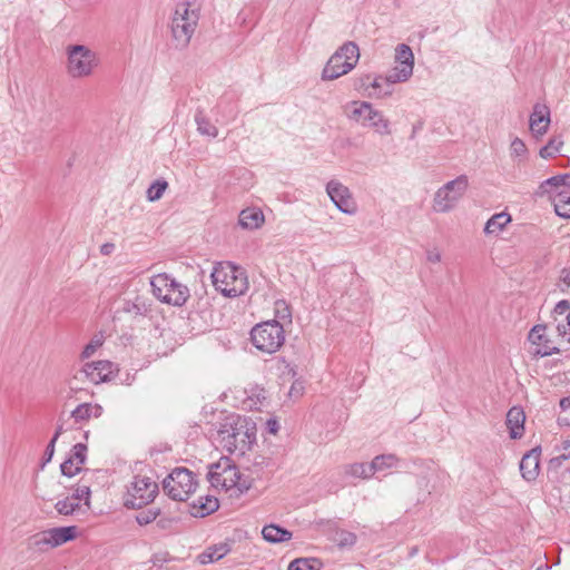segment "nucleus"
I'll return each mask as SVG.
<instances>
[{
	"label": "nucleus",
	"instance_id": "1",
	"mask_svg": "<svg viewBox=\"0 0 570 570\" xmlns=\"http://www.w3.org/2000/svg\"><path fill=\"white\" fill-rule=\"evenodd\" d=\"M215 440L230 454L245 455L256 443V423L236 413L226 415L217 425Z\"/></svg>",
	"mask_w": 570,
	"mask_h": 570
},
{
	"label": "nucleus",
	"instance_id": "2",
	"mask_svg": "<svg viewBox=\"0 0 570 570\" xmlns=\"http://www.w3.org/2000/svg\"><path fill=\"white\" fill-rule=\"evenodd\" d=\"M210 277L215 288L226 297H238L248 289L245 269L229 262L214 266Z\"/></svg>",
	"mask_w": 570,
	"mask_h": 570
},
{
	"label": "nucleus",
	"instance_id": "3",
	"mask_svg": "<svg viewBox=\"0 0 570 570\" xmlns=\"http://www.w3.org/2000/svg\"><path fill=\"white\" fill-rule=\"evenodd\" d=\"M189 7V2L178 3L171 19V36L178 49H185L189 45L198 22V14Z\"/></svg>",
	"mask_w": 570,
	"mask_h": 570
},
{
	"label": "nucleus",
	"instance_id": "4",
	"mask_svg": "<svg viewBox=\"0 0 570 570\" xmlns=\"http://www.w3.org/2000/svg\"><path fill=\"white\" fill-rule=\"evenodd\" d=\"M154 295L161 302L173 306H183L190 296L189 288L166 273L155 275L150 279Z\"/></svg>",
	"mask_w": 570,
	"mask_h": 570
},
{
	"label": "nucleus",
	"instance_id": "5",
	"mask_svg": "<svg viewBox=\"0 0 570 570\" xmlns=\"http://www.w3.org/2000/svg\"><path fill=\"white\" fill-rule=\"evenodd\" d=\"M253 345L264 353H275L285 342V332L278 321H267L254 326L250 331Z\"/></svg>",
	"mask_w": 570,
	"mask_h": 570
},
{
	"label": "nucleus",
	"instance_id": "6",
	"mask_svg": "<svg viewBox=\"0 0 570 570\" xmlns=\"http://www.w3.org/2000/svg\"><path fill=\"white\" fill-rule=\"evenodd\" d=\"M347 117L361 122L365 127L373 128L377 134L386 136L391 134L390 121L383 114L373 108L367 101H352L347 107Z\"/></svg>",
	"mask_w": 570,
	"mask_h": 570
},
{
	"label": "nucleus",
	"instance_id": "7",
	"mask_svg": "<svg viewBox=\"0 0 570 570\" xmlns=\"http://www.w3.org/2000/svg\"><path fill=\"white\" fill-rule=\"evenodd\" d=\"M197 481L187 468H175L163 481L166 494L175 501H185L195 492Z\"/></svg>",
	"mask_w": 570,
	"mask_h": 570
},
{
	"label": "nucleus",
	"instance_id": "8",
	"mask_svg": "<svg viewBox=\"0 0 570 570\" xmlns=\"http://www.w3.org/2000/svg\"><path fill=\"white\" fill-rule=\"evenodd\" d=\"M68 75L72 78H83L92 73L98 66L96 53L83 45H72L67 48Z\"/></svg>",
	"mask_w": 570,
	"mask_h": 570
},
{
	"label": "nucleus",
	"instance_id": "9",
	"mask_svg": "<svg viewBox=\"0 0 570 570\" xmlns=\"http://www.w3.org/2000/svg\"><path fill=\"white\" fill-rule=\"evenodd\" d=\"M159 492L158 484L148 476L135 475L127 491L124 505L128 509H141L151 503Z\"/></svg>",
	"mask_w": 570,
	"mask_h": 570
},
{
	"label": "nucleus",
	"instance_id": "10",
	"mask_svg": "<svg viewBox=\"0 0 570 570\" xmlns=\"http://www.w3.org/2000/svg\"><path fill=\"white\" fill-rule=\"evenodd\" d=\"M469 185L468 177L461 175L455 179L448 181L434 196V209L445 213L451 210L456 202L462 197Z\"/></svg>",
	"mask_w": 570,
	"mask_h": 570
},
{
	"label": "nucleus",
	"instance_id": "11",
	"mask_svg": "<svg viewBox=\"0 0 570 570\" xmlns=\"http://www.w3.org/2000/svg\"><path fill=\"white\" fill-rule=\"evenodd\" d=\"M77 537V527L68 525V527H57L51 528L47 531L41 532L39 535L35 537V544L48 546L51 548L59 547L69 541H72Z\"/></svg>",
	"mask_w": 570,
	"mask_h": 570
},
{
	"label": "nucleus",
	"instance_id": "12",
	"mask_svg": "<svg viewBox=\"0 0 570 570\" xmlns=\"http://www.w3.org/2000/svg\"><path fill=\"white\" fill-rule=\"evenodd\" d=\"M326 193L334 205L345 214H354L356 204L350 189L337 180H331L326 185Z\"/></svg>",
	"mask_w": 570,
	"mask_h": 570
},
{
	"label": "nucleus",
	"instance_id": "13",
	"mask_svg": "<svg viewBox=\"0 0 570 570\" xmlns=\"http://www.w3.org/2000/svg\"><path fill=\"white\" fill-rule=\"evenodd\" d=\"M395 61L400 65L392 69L394 80L406 81L413 73L414 56L410 46L400 43L395 48Z\"/></svg>",
	"mask_w": 570,
	"mask_h": 570
},
{
	"label": "nucleus",
	"instance_id": "14",
	"mask_svg": "<svg viewBox=\"0 0 570 570\" xmlns=\"http://www.w3.org/2000/svg\"><path fill=\"white\" fill-rule=\"evenodd\" d=\"M547 326L546 325H535L531 328L528 340L538 347L533 351L535 356L546 357L552 354L559 353V348L556 346H551L549 343V338L544 335Z\"/></svg>",
	"mask_w": 570,
	"mask_h": 570
},
{
	"label": "nucleus",
	"instance_id": "15",
	"mask_svg": "<svg viewBox=\"0 0 570 570\" xmlns=\"http://www.w3.org/2000/svg\"><path fill=\"white\" fill-rule=\"evenodd\" d=\"M550 108L547 105L535 104L530 115L529 127L535 137L548 131L550 125Z\"/></svg>",
	"mask_w": 570,
	"mask_h": 570
},
{
	"label": "nucleus",
	"instance_id": "16",
	"mask_svg": "<svg viewBox=\"0 0 570 570\" xmlns=\"http://www.w3.org/2000/svg\"><path fill=\"white\" fill-rule=\"evenodd\" d=\"M540 455L541 448L537 446L522 456L520 461V472L525 481H534L539 475Z\"/></svg>",
	"mask_w": 570,
	"mask_h": 570
},
{
	"label": "nucleus",
	"instance_id": "17",
	"mask_svg": "<svg viewBox=\"0 0 570 570\" xmlns=\"http://www.w3.org/2000/svg\"><path fill=\"white\" fill-rule=\"evenodd\" d=\"M352 69H354V63L343 60L340 55L333 53L323 69L322 79L334 80L348 73Z\"/></svg>",
	"mask_w": 570,
	"mask_h": 570
},
{
	"label": "nucleus",
	"instance_id": "18",
	"mask_svg": "<svg viewBox=\"0 0 570 570\" xmlns=\"http://www.w3.org/2000/svg\"><path fill=\"white\" fill-rule=\"evenodd\" d=\"M402 82L394 80V72L391 70L386 76H374L371 82V90L367 92L370 98H383L392 95L393 85Z\"/></svg>",
	"mask_w": 570,
	"mask_h": 570
},
{
	"label": "nucleus",
	"instance_id": "19",
	"mask_svg": "<svg viewBox=\"0 0 570 570\" xmlns=\"http://www.w3.org/2000/svg\"><path fill=\"white\" fill-rule=\"evenodd\" d=\"M525 414L522 407L513 406L507 413L505 424L512 440L521 439L524 433Z\"/></svg>",
	"mask_w": 570,
	"mask_h": 570
},
{
	"label": "nucleus",
	"instance_id": "20",
	"mask_svg": "<svg viewBox=\"0 0 570 570\" xmlns=\"http://www.w3.org/2000/svg\"><path fill=\"white\" fill-rule=\"evenodd\" d=\"M218 508L219 502L216 497H199L190 504V514L195 518H204L217 511Z\"/></svg>",
	"mask_w": 570,
	"mask_h": 570
},
{
	"label": "nucleus",
	"instance_id": "21",
	"mask_svg": "<svg viewBox=\"0 0 570 570\" xmlns=\"http://www.w3.org/2000/svg\"><path fill=\"white\" fill-rule=\"evenodd\" d=\"M122 311L135 315L145 316L151 311V301L145 296L136 295L132 299L124 301Z\"/></svg>",
	"mask_w": 570,
	"mask_h": 570
},
{
	"label": "nucleus",
	"instance_id": "22",
	"mask_svg": "<svg viewBox=\"0 0 570 570\" xmlns=\"http://www.w3.org/2000/svg\"><path fill=\"white\" fill-rule=\"evenodd\" d=\"M262 535L269 543H282L292 539L293 534L289 530L279 524L271 523L263 528Z\"/></svg>",
	"mask_w": 570,
	"mask_h": 570
},
{
	"label": "nucleus",
	"instance_id": "23",
	"mask_svg": "<svg viewBox=\"0 0 570 570\" xmlns=\"http://www.w3.org/2000/svg\"><path fill=\"white\" fill-rule=\"evenodd\" d=\"M102 414V407L99 404L81 403L70 414L75 423L87 422L90 417H99Z\"/></svg>",
	"mask_w": 570,
	"mask_h": 570
},
{
	"label": "nucleus",
	"instance_id": "24",
	"mask_svg": "<svg viewBox=\"0 0 570 570\" xmlns=\"http://www.w3.org/2000/svg\"><path fill=\"white\" fill-rule=\"evenodd\" d=\"M230 551V547L227 543L215 544L207 548L202 552L197 559L200 564H208L220 560Z\"/></svg>",
	"mask_w": 570,
	"mask_h": 570
},
{
	"label": "nucleus",
	"instance_id": "25",
	"mask_svg": "<svg viewBox=\"0 0 570 570\" xmlns=\"http://www.w3.org/2000/svg\"><path fill=\"white\" fill-rule=\"evenodd\" d=\"M264 222V215L255 208L243 209L239 214L238 223L245 229H256Z\"/></svg>",
	"mask_w": 570,
	"mask_h": 570
},
{
	"label": "nucleus",
	"instance_id": "26",
	"mask_svg": "<svg viewBox=\"0 0 570 570\" xmlns=\"http://www.w3.org/2000/svg\"><path fill=\"white\" fill-rule=\"evenodd\" d=\"M112 364L108 361H98L95 363L86 364L85 372L87 376H90L92 381L97 379L99 381H107L109 379V374L111 373Z\"/></svg>",
	"mask_w": 570,
	"mask_h": 570
},
{
	"label": "nucleus",
	"instance_id": "27",
	"mask_svg": "<svg viewBox=\"0 0 570 570\" xmlns=\"http://www.w3.org/2000/svg\"><path fill=\"white\" fill-rule=\"evenodd\" d=\"M195 122L197 125V131L202 136H208L210 138H216L218 135V129L215 125H213L209 118L205 115L204 110L197 109L195 112Z\"/></svg>",
	"mask_w": 570,
	"mask_h": 570
},
{
	"label": "nucleus",
	"instance_id": "28",
	"mask_svg": "<svg viewBox=\"0 0 570 570\" xmlns=\"http://www.w3.org/2000/svg\"><path fill=\"white\" fill-rule=\"evenodd\" d=\"M553 206L559 217L570 218V188L562 189L556 194Z\"/></svg>",
	"mask_w": 570,
	"mask_h": 570
},
{
	"label": "nucleus",
	"instance_id": "29",
	"mask_svg": "<svg viewBox=\"0 0 570 570\" xmlns=\"http://www.w3.org/2000/svg\"><path fill=\"white\" fill-rule=\"evenodd\" d=\"M511 222V216L507 213H498L491 216L484 226L487 235L498 234Z\"/></svg>",
	"mask_w": 570,
	"mask_h": 570
},
{
	"label": "nucleus",
	"instance_id": "30",
	"mask_svg": "<svg viewBox=\"0 0 570 570\" xmlns=\"http://www.w3.org/2000/svg\"><path fill=\"white\" fill-rule=\"evenodd\" d=\"M232 461L228 458H222L218 462L209 465L208 480L214 487H219L220 473L224 474L232 465Z\"/></svg>",
	"mask_w": 570,
	"mask_h": 570
},
{
	"label": "nucleus",
	"instance_id": "31",
	"mask_svg": "<svg viewBox=\"0 0 570 570\" xmlns=\"http://www.w3.org/2000/svg\"><path fill=\"white\" fill-rule=\"evenodd\" d=\"M237 480H242V474L238 471L237 466L232 463L226 472L220 473L219 478V487L225 490H234L235 485H237Z\"/></svg>",
	"mask_w": 570,
	"mask_h": 570
},
{
	"label": "nucleus",
	"instance_id": "32",
	"mask_svg": "<svg viewBox=\"0 0 570 570\" xmlns=\"http://www.w3.org/2000/svg\"><path fill=\"white\" fill-rule=\"evenodd\" d=\"M335 55H340L343 60L350 61L356 66L360 58V50L355 42L347 41L342 47H340L335 52Z\"/></svg>",
	"mask_w": 570,
	"mask_h": 570
},
{
	"label": "nucleus",
	"instance_id": "33",
	"mask_svg": "<svg viewBox=\"0 0 570 570\" xmlns=\"http://www.w3.org/2000/svg\"><path fill=\"white\" fill-rule=\"evenodd\" d=\"M322 562L316 558H297L289 562L287 570H320Z\"/></svg>",
	"mask_w": 570,
	"mask_h": 570
},
{
	"label": "nucleus",
	"instance_id": "34",
	"mask_svg": "<svg viewBox=\"0 0 570 570\" xmlns=\"http://www.w3.org/2000/svg\"><path fill=\"white\" fill-rule=\"evenodd\" d=\"M167 188L168 183L165 179H156L148 187L146 197L149 202H157L163 197Z\"/></svg>",
	"mask_w": 570,
	"mask_h": 570
},
{
	"label": "nucleus",
	"instance_id": "35",
	"mask_svg": "<svg viewBox=\"0 0 570 570\" xmlns=\"http://www.w3.org/2000/svg\"><path fill=\"white\" fill-rule=\"evenodd\" d=\"M55 509L60 515H71L75 512L79 511L81 509V504L79 502L72 501L70 497H66L62 500H59L55 504Z\"/></svg>",
	"mask_w": 570,
	"mask_h": 570
},
{
	"label": "nucleus",
	"instance_id": "36",
	"mask_svg": "<svg viewBox=\"0 0 570 570\" xmlns=\"http://www.w3.org/2000/svg\"><path fill=\"white\" fill-rule=\"evenodd\" d=\"M372 468L371 463H354L347 465L345 472L355 478L367 479L374 474Z\"/></svg>",
	"mask_w": 570,
	"mask_h": 570
},
{
	"label": "nucleus",
	"instance_id": "37",
	"mask_svg": "<svg viewBox=\"0 0 570 570\" xmlns=\"http://www.w3.org/2000/svg\"><path fill=\"white\" fill-rule=\"evenodd\" d=\"M396 462L397 458L394 454L376 455L371 462V465L373 466V473L376 471H382L386 468H392L396 464Z\"/></svg>",
	"mask_w": 570,
	"mask_h": 570
},
{
	"label": "nucleus",
	"instance_id": "38",
	"mask_svg": "<svg viewBox=\"0 0 570 570\" xmlns=\"http://www.w3.org/2000/svg\"><path fill=\"white\" fill-rule=\"evenodd\" d=\"M541 187L542 188H546V187H551V188L563 187V189H568V188H570V174H561V175L552 176V177L546 179L541 184Z\"/></svg>",
	"mask_w": 570,
	"mask_h": 570
},
{
	"label": "nucleus",
	"instance_id": "39",
	"mask_svg": "<svg viewBox=\"0 0 570 570\" xmlns=\"http://www.w3.org/2000/svg\"><path fill=\"white\" fill-rule=\"evenodd\" d=\"M90 497H91V490L90 487L87 484H79L73 493L70 495L72 501L79 502L83 501V505L87 507V509L90 508Z\"/></svg>",
	"mask_w": 570,
	"mask_h": 570
},
{
	"label": "nucleus",
	"instance_id": "40",
	"mask_svg": "<svg viewBox=\"0 0 570 570\" xmlns=\"http://www.w3.org/2000/svg\"><path fill=\"white\" fill-rule=\"evenodd\" d=\"M562 144H563L562 140H560L557 137L550 138L548 144L544 145L540 149V151H539L540 157L546 158V159L553 157L556 154L559 153Z\"/></svg>",
	"mask_w": 570,
	"mask_h": 570
},
{
	"label": "nucleus",
	"instance_id": "41",
	"mask_svg": "<svg viewBox=\"0 0 570 570\" xmlns=\"http://www.w3.org/2000/svg\"><path fill=\"white\" fill-rule=\"evenodd\" d=\"M336 534V542L340 548L353 547L356 543L357 537L351 531L341 530Z\"/></svg>",
	"mask_w": 570,
	"mask_h": 570
},
{
	"label": "nucleus",
	"instance_id": "42",
	"mask_svg": "<svg viewBox=\"0 0 570 570\" xmlns=\"http://www.w3.org/2000/svg\"><path fill=\"white\" fill-rule=\"evenodd\" d=\"M87 451L88 448L83 443H77L71 449V454L69 458H73V462H77V465H81L87 460Z\"/></svg>",
	"mask_w": 570,
	"mask_h": 570
},
{
	"label": "nucleus",
	"instance_id": "43",
	"mask_svg": "<svg viewBox=\"0 0 570 570\" xmlns=\"http://www.w3.org/2000/svg\"><path fill=\"white\" fill-rule=\"evenodd\" d=\"M159 514L160 509H148L138 513L136 515V521L139 525H147L155 521Z\"/></svg>",
	"mask_w": 570,
	"mask_h": 570
},
{
	"label": "nucleus",
	"instance_id": "44",
	"mask_svg": "<svg viewBox=\"0 0 570 570\" xmlns=\"http://www.w3.org/2000/svg\"><path fill=\"white\" fill-rule=\"evenodd\" d=\"M175 560H178V558L173 557L167 551H161V552L154 553L151 559H150L153 566L157 567L159 569H163L166 563L175 561Z\"/></svg>",
	"mask_w": 570,
	"mask_h": 570
},
{
	"label": "nucleus",
	"instance_id": "45",
	"mask_svg": "<svg viewBox=\"0 0 570 570\" xmlns=\"http://www.w3.org/2000/svg\"><path fill=\"white\" fill-rule=\"evenodd\" d=\"M60 471L62 475L72 478L81 471V468L79 465L75 466L73 458H67L60 464Z\"/></svg>",
	"mask_w": 570,
	"mask_h": 570
},
{
	"label": "nucleus",
	"instance_id": "46",
	"mask_svg": "<svg viewBox=\"0 0 570 570\" xmlns=\"http://www.w3.org/2000/svg\"><path fill=\"white\" fill-rule=\"evenodd\" d=\"M373 75L366 73L357 78L354 83L355 89L358 91H363L364 95L367 96V92L371 90L372 87L371 82L373 80Z\"/></svg>",
	"mask_w": 570,
	"mask_h": 570
},
{
	"label": "nucleus",
	"instance_id": "47",
	"mask_svg": "<svg viewBox=\"0 0 570 570\" xmlns=\"http://www.w3.org/2000/svg\"><path fill=\"white\" fill-rule=\"evenodd\" d=\"M510 149H511V155H513L515 157H523V156H525V154L528 151L527 146L523 142V140H521L518 137L512 140Z\"/></svg>",
	"mask_w": 570,
	"mask_h": 570
},
{
	"label": "nucleus",
	"instance_id": "48",
	"mask_svg": "<svg viewBox=\"0 0 570 570\" xmlns=\"http://www.w3.org/2000/svg\"><path fill=\"white\" fill-rule=\"evenodd\" d=\"M56 443L57 442L55 440L49 441V443L45 450L43 456L41 459V463H40L41 470H43L45 466L52 460L53 454H55Z\"/></svg>",
	"mask_w": 570,
	"mask_h": 570
},
{
	"label": "nucleus",
	"instance_id": "49",
	"mask_svg": "<svg viewBox=\"0 0 570 570\" xmlns=\"http://www.w3.org/2000/svg\"><path fill=\"white\" fill-rule=\"evenodd\" d=\"M269 465H271V459H268L264 455H261V454L254 455V459L252 461V466L255 472H259L264 468H268Z\"/></svg>",
	"mask_w": 570,
	"mask_h": 570
},
{
	"label": "nucleus",
	"instance_id": "50",
	"mask_svg": "<svg viewBox=\"0 0 570 570\" xmlns=\"http://www.w3.org/2000/svg\"><path fill=\"white\" fill-rule=\"evenodd\" d=\"M101 345V341L100 340H94L91 341L90 343H88L85 347H83V351L81 353V356L82 358H88L90 357L95 351L97 350L98 346Z\"/></svg>",
	"mask_w": 570,
	"mask_h": 570
},
{
	"label": "nucleus",
	"instance_id": "51",
	"mask_svg": "<svg viewBox=\"0 0 570 570\" xmlns=\"http://www.w3.org/2000/svg\"><path fill=\"white\" fill-rule=\"evenodd\" d=\"M569 309H570V302L568 299H562L556 304L553 313L562 315L566 312H568Z\"/></svg>",
	"mask_w": 570,
	"mask_h": 570
},
{
	"label": "nucleus",
	"instance_id": "52",
	"mask_svg": "<svg viewBox=\"0 0 570 570\" xmlns=\"http://www.w3.org/2000/svg\"><path fill=\"white\" fill-rule=\"evenodd\" d=\"M67 429L65 428V421L62 420V417L60 416L58 419V422H57V428H56V431L51 438V440H55L56 442L58 441L59 436L66 431Z\"/></svg>",
	"mask_w": 570,
	"mask_h": 570
},
{
	"label": "nucleus",
	"instance_id": "53",
	"mask_svg": "<svg viewBox=\"0 0 570 570\" xmlns=\"http://www.w3.org/2000/svg\"><path fill=\"white\" fill-rule=\"evenodd\" d=\"M279 430V423L276 419H268L266 421V431L271 434H276Z\"/></svg>",
	"mask_w": 570,
	"mask_h": 570
},
{
	"label": "nucleus",
	"instance_id": "54",
	"mask_svg": "<svg viewBox=\"0 0 570 570\" xmlns=\"http://www.w3.org/2000/svg\"><path fill=\"white\" fill-rule=\"evenodd\" d=\"M570 460L566 454L561 453L550 460V465L553 468H559L562 465L564 461Z\"/></svg>",
	"mask_w": 570,
	"mask_h": 570
},
{
	"label": "nucleus",
	"instance_id": "55",
	"mask_svg": "<svg viewBox=\"0 0 570 570\" xmlns=\"http://www.w3.org/2000/svg\"><path fill=\"white\" fill-rule=\"evenodd\" d=\"M250 488V483L247 481V479L242 476V480H237V485H235V490H237L239 493L246 492Z\"/></svg>",
	"mask_w": 570,
	"mask_h": 570
},
{
	"label": "nucleus",
	"instance_id": "56",
	"mask_svg": "<svg viewBox=\"0 0 570 570\" xmlns=\"http://www.w3.org/2000/svg\"><path fill=\"white\" fill-rule=\"evenodd\" d=\"M116 246L114 243H105L100 246V253L105 256H108L114 253Z\"/></svg>",
	"mask_w": 570,
	"mask_h": 570
},
{
	"label": "nucleus",
	"instance_id": "57",
	"mask_svg": "<svg viewBox=\"0 0 570 570\" xmlns=\"http://www.w3.org/2000/svg\"><path fill=\"white\" fill-rule=\"evenodd\" d=\"M560 281L567 286L570 287V267H566L561 271Z\"/></svg>",
	"mask_w": 570,
	"mask_h": 570
},
{
	"label": "nucleus",
	"instance_id": "58",
	"mask_svg": "<svg viewBox=\"0 0 570 570\" xmlns=\"http://www.w3.org/2000/svg\"><path fill=\"white\" fill-rule=\"evenodd\" d=\"M428 261L431 263H438L441 261V255L438 252H429L428 253Z\"/></svg>",
	"mask_w": 570,
	"mask_h": 570
},
{
	"label": "nucleus",
	"instance_id": "59",
	"mask_svg": "<svg viewBox=\"0 0 570 570\" xmlns=\"http://www.w3.org/2000/svg\"><path fill=\"white\" fill-rule=\"evenodd\" d=\"M560 407L563 411L570 409V395H567L560 400Z\"/></svg>",
	"mask_w": 570,
	"mask_h": 570
},
{
	"label": "nucleus",
	"instance_id": "60",
	"mask_svg": "<svg viewBox=\"0 0 570 570\" xmlns=\"http://www.w3.org/2000/svg\"><path fill=\"white\" fill-rule=\"evenodd\" d=\"M561 451L570 459V440H566L562 442Z\"/></svg>",
	"mask_w": 570,
	"mask_h": 570
},
{
	"label": "nucleus",
	"instance_id": "61",
	"mask_svg": "<svg viewBox=\"0 0 570 570\" xmlns=\"http://www.w3.org/2000/svg\"><path fill=\"white\" fill-rule=\"evenodd\" d=\"M558 332L560 334H566V326L564 325H558Z\"/></svg>",
	"mask_w": 570,
	"mask_h": 570
},
{
	"label": "nucleus",
	"instance_id": "62",
	"mask_svg": "<svg viewBox=\"0 0 570 570\" xmlns=\"http://www.w3.org/2000/svg\"><path fill=\"white\" fill-rule=\"evenodd\" d=\"M567 323H568V325H569V327H570V312H569V313H568V315H567Z\"/></svg>",
	"mask_w": 570,
	"mask_h": 570
},
{
	"label": "nucleus",
	"instance_id": "63",
	"mask_svg": "<svg viewBox=\"0 0 570 570\" xmlns=\"http://www.w3.org/2000/svg\"><path fill=\"white\" fill-rule=\"evenodd\" d=\"M538 570H540V569H538Z\"/></svg>",
	"mask_w": 570,
	"mask_h": 570
}]
</instances>
